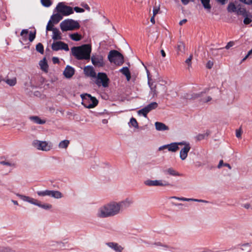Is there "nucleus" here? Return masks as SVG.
<instances>
[{
	"instance_id": "nucleus-1",
	"label": "nucleus",
	"mask_w": 252,
	"mask_h": 252,
	"mask_svg": "<svg viewBox=\"0 0 252 252\" xmlns=\"http://www.w3.org/2000/svg\"><path fill=\"white\" fill-rule=\"evenodd\" d=\"M71 51L72 55L78 60H89L92 48L89 44H84L80 46L72 47Z\"/></svg>"
},
{
	"instance_id": "nucleus-2",
	"label": "nucleus",
	"mask_w": 252,
	"mask_h": 252,
	"mask_svg": "<svg viewBox=\"0 0 252 252\" xmlns=\"http://www.w3.org/2000/svg\"><path fill=\"white\" fill-rule=\"evenodd\" d=\"M118 203L112 202L101 207L98 211V216L101 218L113 216L120 213Z\"/></svg>"
},
{
	"instance_id": "nucleus-3",
	"label": "nucleus",
	"mask_w": 252,
	"mask_h": 252,
	"mask_svg": "<svg viewBox=\"0 0 252 252\" xmlns=\"http://www.w3.org/2000/svg\"><path fill=\"white\" fill-rule=\"evenodd\" d=\"M108 59L110 63H114L118 66L122 65L124 63L123 55L115 50H111L109 52Z\"/></svg>"
},
{
	"instance_id": "nucleus-4",
	"label": "nucleus",
	"mask_w": 252,
	"mask_h": 252,
	"mask_svg": "<svg viewBox=\"0 0 252 252\" xmlns=\"http://www.w3.org/2000/svg\"><path fill=\"white\" fill-rule=\"evenodd\" d=\"M60 27L62 31H72L77 30L80 28V25L77 21L72 19L65 20L60 24Z\"/></svg>"
},
{
	"instance_id": "nucleus-5",
	"label": "nucleus",
	"mask_w": 252,
	"mask_h": 252,
	"mask_svg": "<svg viewBox=\"0 0 252 252\" xmlns=\"http://www.w3.org/2000/svg\"><path fill=\"white\" fill-rule=\"evenodd\" d=\"M82 104L85 107L87 108H93L98 104V100L94 97L92 96L90 94H82Z\"/></svg>"
},
{
	"instance_id": "nucleus-6",
	"label": "nucleus",
	"mask_w": 252,
	"mask_h": 252,
	"mask_svg": "<svg viewBox=\"0 0 252 252\" xmlns=\"http://www.w3.org/2000/svg\"><path fill=\"white\" fill-rule=\"evenodd\" d=\"M32 145L38 150L49 151L52 149L53 144L50 142L35 140L32 142Z\"/></svg>"
},
{
	"instance_id": "nucleus-7",
	"label": "nucleus",
	"mask_w": 252,
	"mask_h": 252,
	"mask_svg": "<svg viewBox=\"0 0 252 252\" xmlns=\"http://www.w3.org/2000/svg\"><path fill=\"white\" fill-rule=\"evenodd\" d=\"M96 77V80L95 81V84L98 86L102 85L104 88H106L108 86L109 79L105 73L99 72Z\"/></svg>"
},
{
	"instance_id": "nucleus-8",
	"label": "nucleus",
	"mask_w": 252,
	"mask_h": 252,
	"mask_svg": "<svg viewBox=\"0 0 252 252\" xmlns=\"http://www.w3.org/2000/svg\"><path fill=\"white\" fill-rule=\"evenodd\" d=\"M56 9L59 13H61L64 16H68L73 13V10L71 7L66 6L63 2H59L57 7Z\"/></svg>"
},
{
	"instance_id": "nucleus-9",
	"label": "nucleus",
	"mask_w": 252,
	"mask_h": 252,
	"mask_svg": "<svg viewBox=\"0 0 252 252\" xmlns=\"http://www.w3.org/2000/svg\"><path fill=\"white\" fill-rule=\"evenodd\" d=\"M91 61L93 64L96 67H103L105 65L103 57L101 55H93Z\"/></svg>"
},
{
	"instance_id": "nucleus-10",
	"label": "nucleus",
	"mask_w": 252,
	"mask_h": 252,
	"mask_svg": "<svg viewBox=\"0 0 252 252\" xmlns=\"http://www.w3.org/2000/svg\"><path fill=\"white\" fill-rule=\"evenodd\" d=\"M19 196L21 197L22 199L24 201H27L28 202H31L32 204H35L43 209H49L52 208V205L49 204H40V203H36L37 200L33 199V198H30L28 196H26L25 195H19Z\"/></svg>"
},
{
	"instance_id": "nucleus-11",
	"label": "nucleus",
	"mask_w": 252,
	"mask_h": 252,
	"mask_svg": "<svg viewBox=\"0 0 252 252\" xmlns=\"http://www.w3.org/2000/svg\"><path fill=\"white\" fill-rule=\"evenodd\" d=\"M52 49L54 51H58L60 50H64L66 51L69 50L68 45L62 41H56L52 44Z\"/></svg>"
},
{
	"instance_id": "nucleus-12",
	"label": "nucleus",
	"mask_w": 252,
	"mask_h": 252,
	"mask_svg": "<svg viewBox=\"0 0 252 252\" xmlns=\"http://www.w3.org/2000/svg\"><path fill=\"white\" fill-rule=\"evenodd\" d=\"M145 184L148 186H168L169 184L167 182H163L162 180H148L145 181Z\"/></svg>"
},
{
	"instance_id": "nucleus-13",
	"label": "nucleus",
	"mask_w": 252,
	"mask_h": 252,
	"mask_svg": "<svg viewBox=\"0 0 252 252\" xmlns=\"http://www.w3.org/2000/svg\"><path fill=\"white\" fill-rule=\"evenodd\" d=\"M165 149H167L169 152H176L179 149V147L177 146L176 142H174L160 147L158 150L161 151Z\"/></svg>"
},
{
	"instance_id": "nucleus-14",
	"label": "nucleus",
	"mask_w": 252,
	"mask_h": 252,
	"mask_svg": "<svg viewBox=\"0 0 252 252\" xmlns=\"http://www.w3.org/2000/svg\"><path fill=\"white\" fill-rule=\"evenodd\" d=\"M75 73V69L72 66L67 65L65 68L63 74L66 78H71Z\"/></svg>"
},
{
	"instance_id": "nucleus-15",
	"label": "nucleus",
	"mask_w": 252,
	"mask_h": 252,
	"mask_svg": "<svg viewBox=\"0 0 252 252\" xmlns=\"http://www.w3.org/2000/svg\"><path fill=\"white\" fill-rule=\"evenodd\" d=\"M190 149V144H187L181 150L180 152V158L182 160H185L187 158Z\"/></svg>"
},
{
	"instance_id": "nucleus-16",
	"label": "nucleus",
	"mask_w": 252,
	"mask_h": 252,
	"mask_svg": "<svg viewBox=\"0 0 252 252\" xmlns=\"http://www.w3.org/2000/svg\"><path fill=\"white\" fill-rule=\"evenodd\" d=\"M132 203V201L128 198L126 200L121 201L118 203V206H119L120 211H122L123 210L128 208Z\"/></svg>"
},
{
	"instance_id": "nucleus-17",
	"label": "nucleus",
	"mask_w": 252,
	"mask_h": 252,
	"mask_svg": "<svg viewBox=\"0 0 252 252\" xmlns=\"http://www.w3.org/2000/svg\"><path fill=\"white\" fill-rule=\"evenodd\" d=\"M84 71L86 75L95 78L96 76V72H95L93 67L91 66H87L84 67Z\"/></svg>"
},
{
	"instance_id": "nucleus-18",
	"label": "nucleus",
	"mask_w": 252,
	"mask_h": 252,
	"mask_svg": "<svg viewBox=\"0 0 252 252\" xmlns=\"http://www.w3.org/2000/svg\"><path fill=\"white\" fill-rule=\"evenodd\" d=\"M175 199L180 201H196V202H204L205 200L202 199H193V198H188L186 197H179L176 196H171L169 197V199Z\"/></svg>"
},
{
	"instance_id": "nucleus-19",
	"label": "nucleus",
	"mask_w": 252,
	"mask_h": 252,
	"mask_svg": "<svg viewBox=\"0 0 252 252\" xmlns=\"http://www.w3.org/2000/svg\"><path fill=\"white\" fill-rule=\"evenodd\" d=\"M155 126L156 129L158 131H164L169 129V128L167 126H166L164 124L160 122H156Z\"/></svg>"
},
{
	"instance_id": "nucleus-20",
	"label": "nucleus",
	"mask_w": 252,
	"mask_h": 252,
	"mask_svg": "<svg viewBox=\"0 0 252 252\" xmlns=\"http://www.w3.org/2000/svg\"><path fill=\"white\" fill-rule=\"evenodd\" d=\"M107 245L117 252H121L123 249V248L117 243L110 242L108 243Z\"/></svg>"
},
{
	"instance_id": "nucleus-21",
	"label": "nucleus",
	"mask_w": 252,
	"mask_h": 252,
	"mask_svg": "<svg viewBox=\"0 0 252 252\" xmlns=\"http://www.w3.org/2000/svg\"><path fill=\"white\" fill-rule=\"evenodd\" d=\"M52 39L54 40H59L62 39L61 32L57 28L54 29L53 31Z\"/></svg>"
},
{
	"instance_id": "nucleus-22",
	"label": "nucleus",
	"mask_w": 252,
	"mask_h": 252,
	"mask_svg": "<svg viewBox=\"0 0 252 252\" xmlns=\"http://www.w3.org/2000/svg\"><path fill=\"white\" fill-rule=\"evenodd\" d=\"M120 72L126 76V80L129 81L131 78L130 71L127 67H124L120 70Z\"/></svg>"
},
{
	"instance_id": "nucleus-23",
	"label": "nucleus",
	"mask_w": 252,
	"mask_h": 252,
	"mask_svg": "<svg viewBox=\"0 0 252 252\" xmlns=\"http://www.w3.org/2000/svg\"><path fill=\"white\" fill-rule=\"evenodd\" d=\"M62 18L63 17L60 14L57 13L51 16L50 20H51V21L54 24H56L58 23L62 19Z\"/></svg>"
},
{
	"instance_id": "nucleus-24",
	"label": "nucleus",
	"mask_w": 252,
	"mask_h": 252,
	"mask_svg": "<svg viewBox=\"0 0 252 252\" xmlns=\"http://www.w3.org/2000/svg\"><path fill=\"white\" fill-rule=\"evenodd\" d=\"M39 65L40 66L41 69L43 71L47 72L48 69V65L45 58H44L40 61Z\"/></svg>"
},
{
	"instance_id": "nucleus-25",
	"label": "nucleus",
	"mask_w": 252,
	"mask_h": 252,
	"mask_svg": "<svg viewBox=\"0 0 252 252\" xmlns=\"http://www.w3.org/2000/svg\"><path fill=\"white\" fill-rule=\"evenodd\" d=\"M30 119L33 121L34 123L37 124L42 125L45 123L46 121L43 120H41L38 116H31L30 117Z\"/></svg>"
},
{
	"instance_id": "nucleus-26",
	"label": "nucleus",
	"mask_w": 252,
	"mask_h": 252,
	"mask_svg": "<svg viewBox=\"0 0 252 252\" xmlns=\"http://www.w3.org/2000/svg\"><path fill=\"white\" fill-rule=\"evenodd\" d=\"M165 173H167L168 174L174 176H180L181 174L179 173L178 172L176 171L172 168H169L166 170L164 171Z\"/></svg>"
},
{
	"instance_id": "nucleus-27",
	"label": "nucleus",
	"mask_w": 252,
	"mask_h": 252,
	"mask_svg": "<svg viewBox=\"0 0 252 252\" xmlns=\"http://www.w3.org/2000/svg\"><path fill=\"white\" fill-rule=\"evenodd\" d=\"M248 12L245 8L241 7H238L236 12L237 15H242L243 17L247 16Z\"/></svg>"
},
{
	"instance_id": "nucleus-28",
	"label": "nucleus",
	"mask_w": 252,
	"mask_h": 252,
	"mask_svg": "<svg viewBox=\"0 0 252 252\" xmlns=\"http://www.w3.org/2000/svg\"><path fill=\"white\" fill-rule=\"evenodd\" d=\"M69 143L70 142L68 140H63L59 143L58 147L60 149H66L68 147Z\"/></svg>"
},
{
	"instance_id": "nucleus-29",
	"label": "nucleus",
	"mask_w": 252,
	"mask_h": 252,
	"mask_svg": "<svg viewBox=\"0 0 252 252\" xmlns=\"http://www.w3.org/2000/svg\"><path fill=\"white\" fill-rule=\"evenodd\" d=\"M238 6H236L233 3H230L227 7L228 11L229 12H236L238 8Z\"/></svg>"
},
{
	"instance_id": "nucleus-30",
	"label": "nucleus",
	"mask_w": 252,
	"mask_h": 252,
	"mask_svg": "<svg viewBox=\"0 0 252 252\" xmlns=\"http://www.w3.org/2000/svg\"><path fill=\"white\" fill-rule=\"evenodd\" d=\"M50 196L55 198H61L62 197V194L59 191L51 190Z\"/></svg>"
},
{
	"instance_id": "nucleus-31",
	"label": "nucleus",
	"mask_w": 252,
	"mask_h": 252,
	"mask_svg": "<svg viewBox=\"0 0 252 252\" xmlns=\"http://www.w3.org/2000/svg\"><path fill=\"white\" fill-rule=\"evenodd\" d=\"M158 104L156 102H153L145 106L149 112L157 108Z\"/></svg>"
},
{
	"instance_id": "nucleus-32",
	"label": "nucleus",
	"mask_w": 252,
	"mask_h": 252,
	"mask_svg": "<svg viewBox=\"0 0 252 252\" xmlns=\"http://www.w3.org/2000/svg\"><path fill=\"white\" fill-rule=\"evenodd\" d=\"M177 51L178 53H184L185 51V44L182 42H179L177 44Z\"/></svg>"
},
{
	"instance_id": "nucleus-33",
	"label": "nucleus",
	"mask_w": 252,
	"mask_h": 252,
	"mask_svg": "<svg viewBox=\"0 0 252 252\" xmlns=\"http://www.w3.org/2000/svg\"><path fill=\"white\" fill-rule=\"evenodd\" d=\"M244 17L245 18L244 20V23L245 25H248L252 22V15L250 12L248 13L247 16H245Z\"/></svg>"
},
{
	"instance_id": "nucleus-34",
	"label": "nucleus",
	"mask_w": 252,
	"mask_h": 252,
	"mask_svg": "<svg viewBox=\"0 0 252 252\" xmlns=\"http://www.w3.org/2000/svg\"><path fill=\"white\" fill-rule=\"evenodd\" d=\"M70 37L74 41H78L81 39L82 36L78 33H74L70 35Z\"/></svg>"
},
{
	"instance_id": "nucleus-35",
	"label": "nucleus",
	"mask_w": 252,
	"mask_h": 252,
	"mask_svg": "<svg viewBox=\"0 0 252 252\" xmlns=\"http://www.w3.org/2000/svg\"><path fill=\"white\" fill-rule=\"evenodd\" d=\"M16 78L8 79L5 80V82L10 86H13L16 84Z\"/></svg>"
},
{
	"instance_id": "nucleus-36",
	"label": "nucleus",
	"mask_w": 252,
	"mask_h": 252,
	"mask_svg": "<svg viewBox=\"0 0 252 252\" xmlns=\"http://www.w3.org/2000/svg\"><path fill=\"white\" fill-rule=\"evenodd\" d=\"M50 193H51V190H46L44 191H39L37 192V194L39 196H46V195L50 196Z\"/></svg>"
},
{
	"instance_id": "nucleus-37",
	"label": "nucleus",
	"mask_w": 252,
	"mask_h": 252,
	"mask_svg": "<svg viewBox=\"0 0 252 252\" xmlns=\"http://www.w3.org/2000/svg\"><path fill=\"white\" fill-rule=\"evenodd\" d=\"M149 112L148 111V110L147 109L146 107H145L144 108L139 110L138 111V113L139 115H142L145 117H147V114Z\"/></svg>"
},
{
	"instance_id": "nucleus-38",
	"label": "nucleus",
	"mask_w": 252,
	"mask_h": 252,
	"mask_svg": "<svg viewBox=\"0 0 252 252\" xmlns=\"http://www.w3.org/2000/svg\"><path fill=\"white\" fill-rule=\"evenodd\" d=\"M36 50L37 52L43 54L44 53V47L41 43H38L36 46Z\"/></svg>"
},
{
	"instance_id": "nucleus-39",
	"label": "nucleus",
	"mask_w": 252,
	"mask_h": 252,
	"mask_svg": "<svg viewBox=\"0 0 252 252\" xmlns=\"http://www.w3.org/2000/svg\"><path fill=\"white\" fill-rule=\"evenodd\" d=\"M53 23L51 21V20H49L48 24H47V25L46 26V31H53L54 29H55V28H54V25H53Z\"/></svg>"
},
{
	"instance_id": "nucleus-40",
	"label": "nucleus",
	"mask_w": 252,
	"mask_h": 252,
	"mask_svg": "<svg viewBox=\"0 0 252 252\" xmlns=\"http://www.w3.org/2000/svg\"><path fill=\"white\" fill-rule=\"evenodd\" d=\"M29 33V31L27 29L23 30L20 33L21 36L23 37L24 40H26L27 38V34Z\"/></svg>"
},
{
	"instance_id": "nucleus-41",
	"label": "nucleus",
	"mask_w": 252,
	"mask_h": 252,
	"mask_svg": "<svg viewBox=\"0 0 252 252\" xmlns=\"http://www.w3.org/2000/svg\"><path fill=\"white\" fill-rule=\"evenodd\" d=\"M41 2L45 7H49L52 4L51 0H41Z\"/></svg>"
},
{
	"instance_id": "nucleus-42",
	"label": "nucleus",
	"mask_w": 252,
	"mask_h": 252,
	"mask_svg": "<svg viewBox=\"0 0 252 252\" xmlns=\"http://www.w3.org/2000/svg\"><path fill=\"white\" fill-rule=\"evenodd\" d=\"M0 164L4 165L12 166V167L15 166V164L14 163L10 162L9 161H0Z\"/></svg>"
},
{
	"instance_id": "nucleus-43",
	"label": "nucleus",
	"mask_w": 252,
	"mask_h": 252,
	"mask_svg": "<svg viewBox=\"0 0 252 252\" xmlns=\"http://www.w3.org/2000/svg\"><path fill=\"white\" fill-rule=\"evenodd\" d=\"M130 124L132 126L134 127H138V123L135 118H131L130 120Z\"/></svg>"
},
{
	"instance_id": "nucleus-44",
	"label": "nucleus",
	"mask_w": 252,
	"mask_h": 252,
	"mask_svg": "<svg viewBox=\"0 0 252 252\" xmlns=\"http://www.w3.org/2000/svg\"><path fill=\"white\" fill-rule=\"evenodd\" d=\"M35 35H36L35 31L33 32H30L29 39L30 42H32L34 39V38H35Z\"/></svg>"
},
{
	"instance_id": "nucleus-45",
	"label": "nucleus",
	"mask_w": 252,
	"mask_h": 252,
	"mask_svg": "<svg viewBox=\"0 0 252 252\" xmlns=\"http://www.w3.org/2000/svg\"><path fill=\"white\" fill-rule=\"evenodd\" d=\"M192 59V55H190L189 57L185 61V63L189 66H191V60Z\"/></svg>"
},
{
	"instance_id": "nucleus-46",
	"label": "nucleus",
	"mask_w": 252,
	"mask_h": 252,
	"mask_svg": "<svg viewBox=\"0 0 252 252\" xmlns=\"http://www.w3.org/2000/svg\"><path fill=\"white\" fill-rule=\"evenodd\" d=\"M159 10V6H155L153 8V16H155Z\"/></svg>"
},
{
	"instance_id": "nucleus-47",
	"label": "nucleus",
	"mask_w": 252,
	"mask_h": 252,
	"mask_svg": "<svg viewBox=\"0 0 252 252\" xmlns=\"http://www.w3.org/2000/svg\"><path fill=\"white\" fill-rule=\"evenodd\" d=\"M235 44V42L233 41H229L227 44V45L225 46V48L226 49H229L230 47H232L233 46H234Z\"/></svg>"
},
{
	"instance_id": "nucleus-48",
	"label": "nucleus",
	"mask_w": 252,
	"mask_h": 252,
	"mask_svg": "<svg viewBox=\"0 0 252 252\" xmlns=\"http://www.w3.org/2000/svg\"><path fill=\"white\" fill-rule=\"evenodd\" d=\"M74 10L77 13H82L85 11L84 9L79 7H75Z\"/></svg>"
},
{
	"instance_id": "nucleus-49",
	"label": "nucleus",
	"mask_w": 252,
	"mask_h": 252,
	"mask_svg": "<svg viewBox=\"0 0 252 252\" xmlns=\"http://www.w3.org/2000/svg\"><path fill=\"white\" fill-rule=\"evenodd\" d=\"M213 64L214 63L212 61H209L206 64V67L209 69H211L213 67Z\"/></svg>"
},
{
	"instance_id": "nucleus-50",
	"label": "nucleus",
	"mask_w": 252,
	"mask_h": 252,
	"mask_svg": "<svg viewBox=\"0 0 252 252\" xmlns=\"http://www.w3.org/2000/svg\"><path fill=\"white\" fill-rule=\"evenodd\" d=\"M252 54V49L250 50L247 55L243 59L242 62H244Z\"/></svg>"
},
{
	"instance_id": "nucleus-51",
	"label": "nucleus",
	"mask_w": 252,
	"mask_h": 252,
	"mask_svg": "<svg viewBox=\"0 0 252 252\" xmlns=\"http://www.w3.org/2000/svg\"><path fill=\"white\" fill-rule=\"evenodd\" d=\"M240 1L247 4H252V0H239Z\"/></svg>"
},
{
	"instance_id": "nucleus-52",
	"label": "nucleus",
	"mask_w": 252,
	"mask_h": 252,
	"mask_svg": "<svg viewBox=\"0 0 252 252\" xmlns=\"http://www.w3.org/2000/svg\"><path fill=\"white\" fill-rule=\"evenodd\" d=\"M242 131L241 129H237L236 131V136L237 138H240L241 136Z\"/></svg>"
},
{
	"instance_id": "nucleus-53",
	"label": "nucleus",
	"mask_w": 252,
	"mask_h": 252,
	"mask_svg": "<svg viewBox=\"0 0 252 252\" xmlns=\"http://www.w3.org/2000/svg\"><path fill=\"white\" fill-rule=\"evenodd\" d=\"M0 252H12V250L9 248H5L0 250Z\"/></svg>"
},
{
	"instance_id": "nucleus-54",
	"label": "nucleus",
	"mask_w": 252,
	"mask_h": 252,
	"mask_svg": "<svg viewBox=\"0 0 252 252\" xmlns=\"http://www.w3.org/2000/svg\"><path fill=\"white\" fill-rule=\"evenodd\" d=\"M205 137V135L203 134H198L197 136H196V139L197 140H202Z\"/></svg>"
},
{
	"instance_id": "nucleus-55",
	"label": "nucleus",
	"mask_w": 252,
	"mask_h": 252,
	"mask_svg": "<svg viewBox=\"0 0 252 252\" xmlns=\"http://www.w3.org/2000/svg\"><path fill=\"white\" fill-rule=\"evenodd\" d=\"M52 61L54 64L59 63H60L59 58L55 57H53Z\"/></svg>"
},
{
	"instance_id": "nucleus-56",
	"label": "nucleus",
	"mask_w": 252,
	"mask_h": 252,
	"mask_svg": "<svg viewBox=\"0 0 252 252\" xmlns=\"http://www.w3.org/2000/svg\"><path fill=\"white\" fill-rule=\"evenodd\" d=\"M176 143L177 144L178 147H179V145H184V146H185L187 144H189V143H187L185 141L180 142H176Z\"/></svg>"
},
{
	"instance_id": "nucleus-57",
	"label": "nucleus",
	"mask_w": 252,
	"mask_h": 252,
	"mask_svg": "<svg viewBox=\"0 0 252 252\" xmlns=\"http://www.w3.org/2000/svg\"><path fill=\"white\" fill-rule=\"evenodd\" d=\"M84 8H85L86 10L90 11V7L89 6L86 4V3H83L81 5Z\"/></svg>"
},
{
	"instance_id": "nucleus-58",
	"label": "nucleus",
	"mask_w": 252,
	"mask_h": 252,
	"mask_svg": "<svg viewBox=\"0 0 252 252\" xmlns=\"http://www.w3.org/2000/svg\"><path fill=\"white\" fill-rule=\"evenodd\" d=\"M209 2L210 0H206V9H210L211 8Z\"/></svg>"
},
{
	"instance_id": "nucleus-59",
	"label": "nucleus",
	"mask_w": 252,
	"mask_h": 252,
	"mask_svg": "<svg viewBox=\"0 0 252 252\" xmlns=\"http://www.w3.org/2000/svg\"><path fill=\"white\" fill-rule=\"evenodd\" d=\"M224 163L223 160H220L219 162V163L218 165V167L220 168L222 166H224Z\"/></svg>"
},
{
	"instance_id": "nucleus-60",
	"label": "nucleus",
	"mask_w": 252,
	"mask_h": 252,
	"mask_svg": "<svg viewBox=\"0 0 252 252\" xmlns=\"http://www.w3.org/2000/svg\"><path fill=\"white\" fill-rule=\"evenodd\" d=\"M217 2L221 3V4H224L227 1V0H216Z\"/></svg>"
},
{
	"instance_id": "nucleus-61",
	"label": "nucleus",
	"mask_w": 252,
	"mask_h": 252,
	"mask_svg": "<svg viewBox=\"0 0 252 252\" xmlns=\"http://www.w3.org/2000/svg\"><path fill=\"white\" fill-rule=\"evenodd\" d=\"M242 206H243V207H244L245 208L248 209H249V208H250V207L251 205H250V204L247 203V204H243V205H242Z\"/></svg>"
},
{
	"instance_id": "nucleus-62",
	"label": "nucleus",
	"mask_w": 252,
	"mask_h": 252,
	"mask_svg": "<svg viewBox=\"0 0 252 252\" xmlns=\"http://www.w3.org/2000/svg\"><path fill=\"white\" fill-rule=\"evenodd\" d=\"M187 22V20L186 19H184L182 20H181L180 23H179V24L180 25H183V24H185L186 22Z\"/></svg>"
},
{
	"instance_id": "nucleus-63",
	"label": "nucleus",
	"mask_w": 252,
	"mask_h": 252,
	"mask_svg": "<svg viewBox=\"0 0 252 252\" xmlns=\"http://www.w3.org/2000/svg\"><path fill=\"white\" fill-rule=\"evenodd\" d=\"M154 245H157V246H163V247H165L166 248H168L167 246H166V245H163L161 244V243L160 242L155 243L154 244Z\"/></svg>"
},
{
	"instance_id": "nucleus-64",
	"label": "nucleus",
	"mask_w": 252,
	"mask_h": 252,
	"mask_svg": "<svg viewBox=\"0 0 252 252\" xmlns=\"http://www.w3.org/2000/svg\"><path fill=\"white\" fill-rule=\"evenodd\" d=\"M181 1L184 4H187L189 2V0H181Z\"/></svg>"
}]
</instances>
